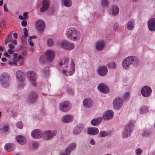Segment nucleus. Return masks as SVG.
I'll return each instance as SVG.
<instances>
[{
	"instance_id": "nucleus-1",
	"label": "nucleus",
	"mask_w": 155,
	"mask_h": 155,
	"mask_svg": "<svg viewBox=\"0 0 155 155\" xmlns=\"http://www.w3.org/2000/svg\"><path fill=\"white\" fill-rule=\"evenodd\" d=\"M69 61V58H64L59 62L60 68L62 69V73L66 76L71 75L75 71V67L74 63L71 61L69 65L68 64Z\"/></svg>"
},
{
	"instance_id": "nucleus-2",
	"label": "nucleus",
	"mask_w": 155,
	"mask_h": 155,
	"mask_svg": "<svg viewBox=\"0 0 155 155\" xmlns=\"http://www.w3.org/2000/svg\"><path fill=\"white\" fill-rule=\"evenodd\" d=\"M65 35L67 37L72 41H76L80 38V33L78 32L74 28H67L66 31Z\"/></svg>"
},
{
	"instance_id": "nucleus-3",
	"label": "nucleus",
	"mask_w": 155,
	"mask_h": 155,
	"mask_svg": "<svg viewBox=\"0 0 155 155\" xmlns=\"http://www.w3.org/2000/svg\"><path fill=\"white\" fill-rule=\"evenodd\" d=\"M10 78L7 73L3 72L0 75V84L4 87H8L10 84Z\"/></svg>"
},
{
	"instance_id": "nucleus-4",
	"label": "nucleus",
	"mask_w": 155,
	"mask_h": 155,
	"mask_svg": "<svg viewBox=\"0 0 155 155\" xmlns=\"http://www.w3.org/2000/svg\"><path fill=\"white\" fill-rule=\"evenodd\" d=\"M134 127V122L132 121H130L126 125L123 132L122 137L123 138H126L128 137L130 134L132 130Z\"/></svg>"
},
{
	"instance_id": "nucleus-5",
	"label": "nucleus",
	"mask_w": 155,
	"mask_h": 155,
	"mask_svg": "<svg viewBox=\"0 0 155 155\" xmlns=\"http://www.w3.org/2000/svg\"><path fill=\"white\" fill-rule=\"evenodd\" d=\"M58 44L63 49L68 51L72 50L74 48V44L66 40H62L58 42Z\"/></svg>"
},
{
	"instance_id": "nucleus-6",
	"label": "nucleus",
	"mask_w": 155,
	"mask_h": 155,
	"mask_svg": "<svg viewBox=\"0 0 155 155\" xmlns=\"http://www.w3.org/2000/svg\"><path fill=\"white\" fill-rule=\"evenodd\" d=\"M123 100L120 97H116L113 101V106L114 108L116 110L120 109L123 106Z\"/></svg>"
},
{
	"instance_id": "nucleus-7",
	"label": "nucleus",
	"mask_w": 155,
	"mask_h": 155,
	"mask_svg": "<svg viewBox=\"0 0 155 155\" xmlns=\"http://www.w3.org/2000/svg\"><path fill=\"white\" fill-rule=\"evenodd\" d=\"M71 107V103L68 101H63L60 103L59 105L60 110L63 112H67L69 111Z\"/></svg>"
},
{
	"instance_id": "nucleus-8",
	"label": "nucleus",
	"mask_w": 155,
	"mask_h": 155,
	"mask_svg": "<svg viewBox=\"0 0 155 155\" xmlns=\"http://www.w3.org/2000/svg\"><path fill=\"white\" fill-rule=\"evenodd\" d=\"M35 27L39 33L42 34L44 32L45 27V23L42 20H37L36 22Z\"/></svg>"
},
{
	"instance_id": "nucleus-9",
	"label": "nucleus",
	"mask_w": 155,
	"mask_h": 155,
	"mask_svg": "<svg viewBox=\"0 0 155 155\" xmlns=\"http://www.w3.org/2000/svg\"><path fill=\"white\" fill-rule=\"evenodd\" d=\"M57 133V132L55 130H48L44 132L43 137L47 140H50L56 135Z\"/></svg>"
},
{
	"instance_id": "nucleus-10",
	"label": "nucleus",
	"mask_w": 155,
	"mask_h": 155,
	"mask_svg": "<svg viewBox=\"0 0 155 155\" xmlns=\"http://www.w3.org/2000/svg\"><path fill=\"white\" fill-rule=\"evenodd\" d=\"M27 75L31 81L32 84L34 86H36V83L35 81L37 78L36 73L33 71H28L27 72Z\"/></svg>"
},
{
	"instance_id": "nucleus-11",
	"label": "nucleus",
	"mask_w": 155,
	"mask_h": 155,
	"mask_svg": "<svg viewBox=\"0 0 155 155\" xmlns=\"http://www.w3.org/2000/svg\"><path fill=\"white\" fill-rule=\"evenodd\" d=\"M38 94L35 91H31L29 93L28 97V102L30 104L36 102L38 100Z\"/></svg>"
},
{
	"instance_id": "nucleus-12",
	"label": "nucleus",
	"mask_w": 155,
	"mask_h": 155,
	"mask_svg": "<svg viewBox=\"0 0 155 155\" xmlns=\"http://www.w3.org/2000/svg\"><path fill=\"white\" fill-rule=\"evenodd\" d=\"M141 92L143 96L145 97H148L151 94L152 90L149 87L145 86L142 88Z\"/></svg>"
},
{
	"instance_id": "nucleus-13",
	"label": "nucleus",
	"mask_w": 155,
	"mask_h": 155,
	"mask_svg": "<svg viewBox=\"0 0 155 155\" xmlns=\"http://www.w3.org/2000/svg\"><path fill=\"white\" fill-rule=\"evenodd\" d=\"M32 137L35 139H39L43 137V133L39 129H36L34 130L31 134Z\"/></svg>"
},
{
	"instance_id": "nucleus-14",
	"label": "nucleus",
	"mask_w": 155,
	"mask_h": 155,
	"mask_svg": "<svg viewBox=\"0 0 155 155\" xmlns=\"http://www.w3.org/2000/svg\"><path fill=\"white\" fill-rule=\"evenodd\" d=\"M47 61L50 62L52 61L54 58L55 54L54 51L51 50H47L45 53Z\"/></svg>"
},
{
	"instance_id": "nucleus-15",
	"label": "nucleus",
	"mask_w": 155,
	"mask_h": 155,
	"mask_svg": "<svg viewBox=\"0 0 155 155\" xmlns=\"http://www.w3.org/2000/svg\"><path fill=\"white\" fill-rule=\"evenodd\" d=\"M131 64H132L134 67H137L140 64L139 59L135 56H129Z\"/></svg>"
},
{
	"instance_id": "nucleus-16",
	"label": "nucleus",
	"mask_w": 155,
	"mask_h": 155,
	"mask_svg": "<svg viewBox=\"0 0 155 155\" xmlns=\"http://www.w3.org/2000/svg\"><path fill=\"white\" fill-rule=\"evenodd\" d=\"M130 62L129 56L124 59L122 62V66L123 68L126 70L129 69L131 65Z\"/></svg>"
},
{
	"instance_id": "nucleus-17",
	"label": "nucleus",
	"mask_w": 155,
	"mask_h": 155,
	"mask_svg": "<svg viewBox=\"0 0 155 155\" xmlns=\"http://www.w3.org/2000/svg\"><path fill=\"white\" fill-rule=\"evenodd\" d=\"M147 25L150 31H155V18L150 19L147 22Z\"/></svg>"
},
{
	"instance_id": "nucleus-18",
	"label": "nucleus",
	"mask_w": 155,
	"mask_h": 155,
	"mask_svg": "<svg viewBox=\"0 0 155 155\" xmlns=\"http://www.w3.org/2000/svg\"><path fill=\"white\" fill-rule=\"evenodd\" d=\"M98 89L100 91L105 94L108 93L109 91L108 87L105 84L103 83L98 85Z\"/></svg>"
},
{
	"instance_id": "nucleus-19",
	"label": "nucleus",
	"mask_w": 155,
	"mask_h": 155,
	"mask_svg": "<svg viewBox=\"0 0 155 155\" xmlns=\"http://www.w3.org/2000/svg\"><path fill=\"white\" fill-rule=\"evenodd\" d=\"M108 70L107 68L104 66L99 67L97 70V72L101 76H104L107 74Z\"/></svg>"
},
{
	"instance_id": "nucleus-20",
	"label": "nucleus",
	"mask_w": 155,
	"mask_h": 155,
	"mask_svg": "<svg viewBox=\"0 0 155 155\" xmlns=\"http://www.w3.org/2000/svg\"><path fill=\"white\" fill-rule=\"evenodd\" d=\"M83 129V126L82 124H79L73 129V133L74 135H76L81 133Z\"/></svg>"
},
{
	"instance_id": "nucleus-21",
	"label": "nucleus",
	"mask_w": 155,
	"mask_h": 155,
	"mask_svg": "<svg viewBox=\"0 0 155 155\" xmlns=\"http://www.w3.org/2000/svg\"><path fill=\"white\" fill-rule=\"evenodd\" d=\"M49 6V2L48 0H43L42 2V7L40 9L41 12L46 11Z\"/></svg>"
},
{
	"instance_id": "nucleus-22",
	"label": "nucleus",
	"mask_w": 155,
	"mask_h": 155,
	"mask_svg": "<svg viewBox=\"0 0 155 155\" xmlns=\"http://www.w3.org/2000/svg\"><path fill=\"white\" fill-rule=\"evenodd\" d=\"M83 104L84 106L87 108H89L91 107L93 104L92 100L90 98H86L83 101Z\"/></svg>"
},
{
	"instance_id": "nucleus-23",
	"label": "nucleus",
	"mask_w": 155,
	"mask_h": 155,
	"mask_svg": "<svg viewBox=\"0 0 155 155\" xmlns=\"http://www.w3.org/2000/svg\"><path fill=\"white\" fill-rule=\"evenodd\" d=\"M16 78L19 81H22L25 78V75L23 72L21 70H18L16 73Z\"/></svg>"
},
{
	"instance_id": "nucleus-24",
	"label": "nucleus",
	"mask_w": 155,
	"mask_h": 155,
	"mask_svg": "<svg viewBox=\"0 0 155 155\" xmlns=\"http://www.w3.org/2000/svg\"><path fill=\"white\" fill-rule=\"evenodd\" d=\"M74 119L73 116L71 114H67L62 117V120L65 123H70Z\"/></svg>"
},
{
	"instance_id": "nucleus-25",
	"label": "nucleus",
	"mask_w": 155,
	"mask_h": 155,
	"mask_svg": "<svg viewBox=\"0 0 155 155\" xmlns=\"http://www.w3.org/2000/svg\"><path fill=\"white\" fill-rule=\"evenodd\" d=\"M105 45V42L104 41H98L96 43V48L98 51H102Z\"/></svg>"
},
{
	"instance_id": "nucleus-26",
	"label": "nucleus",
	"mask_w": 155,
	"mask_h": 155,
	"mask_svg": "<svg viewBox=\"0 0 155 155\" xmlns=\"http://www.w3.org/2000/svg\"><path fill=\"white\" fill-rule=\"evenodd\" d=\"M15 146L12 143H9L6 144L5 146V149L8 152H12L15 150Z\"/></svg>"
},
{
	"instance_id": "nucleus-27",
	"label": "nucleus",
	"mask_w": 155,
	"mask_h": 155,
	"mask_svg": "<svg viewBox=\"0 0 155 155\" xmlns=\"http://www.w3.org/2000/svg\"><path fill=\"white\" fill-rule=\"evenodd\" d=\"M87 133L88 134L96 135L99 133V130L97 128L95 127L89 128L87 129Z\"/></svg>"
},
{
	"instance_id": "nucleus-28",
	"label": "nucleus",
	"mask_w": 155,
	"mask_h": 155,
	"mask_svg": "<svg viewBox=\"0 0 155 155\" xmlns=\"http://www.w3.org/2000/svg\"><path fill=\"white\" fill-rule=\"evenodd\" d=\"M127 29L129 30H133L135 27V20L131 19L127 22Z\"/></svg>"
},
{
	"instance_id": "nucleus-29",
	"label": "nucleus",
	"mask_w": 155,
	"mask_h": 155,
	"mask_svg": "<svg viewBox=\"0 0 155 155\" xmlns=\"http://www.w3.org/2000/svg\"><path fill=\"white\" fill-rule=\"evenodd\" d=\"M103 118L102 117H99L97 118L92 119L91 121V125L94 126L98 125L101 122Z\"/></svg>"
},
{
	"instance_id": "nucleus-30",
	"label": "nucleus",
	"mask_w": 155,
	"mask_h": 155,
	"mask_svg": "<svg viewBox=\"0 0 155 155\" xmlns=\"http://www.w3.org/2000/svg\"><path fill=\"white\" fill-rule=\"evenodd\" d=\"M23 61V58L21 55H19L17 59L15 58L13 59L12 64L17 65L19 64V65H21L22 64Z\"/></svg>"
},
{
	"instance_id": "nucleus-31",
	"label": "nucleus",
	"mask_w": 155,
	"mask_h": 155,
	"mask_svg": "<svg viewBox=\"0 0 155 155\" xmlns=\"http://www.w3.org/2000/svg\"><path fill=\"white\" fill-rule=\"evenodd\" d=\"M114 115V112L111 110H109L105 113L104 117L105 119L108 120L111 119Z\"/></svg>"
},
{
	"instance_id": "nucleus-32",
	"label": "nucleus",
	"mask_w": 155,
	"mask_h": 155,
	"mask_svg": "<svg viewBox=\"0 0 155 155\" xmlns=\"http://www.w3.org/2000/svg\"><path fill=\"white\" fill-rule=\"evenodd\" d=\"M76 143L74 142L70 144L66 150L68 151V153L70 154L71 151L74 150L76 147Z\"/></svg>"
},
{
	"instance_id": "nucleus-33",
	"label": "nucleus",
	"mask_w": 155,
	"mask_h": 155,
	"mask_svg": "<svg viewBox=\"0 0 155 155\" xmlns=\"http://www.w3.org/2000/svg\"><path fill=\"white\" fill-rule=\"evenodd\" d=\"M149 110V108L147 106H143L140 108L139 113L140 114H144L148 113Z\"/></svg>"
},
{
	"instance_id": "nucleus-34",
	"label": "nucleus",
	"mask_w": 155,
	"mask_h": 155,
	"mask_svg": "<svg viewBox=\"0 0 155 155\" xmlns=\"http://www.w3.org/2000/svg\"><path fill=\"white\" fill-rule=\"evenodd\" d=\"M17 142L21 145L25 144L26 142V140L25 138L23 136L20 135L17 138Z\"/></svg>"
},
{
	"instance_id": "nucleus-35",
	"label": "nucleus",
	"mask_w": 155,
	"mask_h": 155,
	"mask_svg": "<svg viewBox=\"0 0 155 155\" xmlns=\"http://www.w3.org/2000/svg\"><path fill=\"white\" fill-rule=\"evenodd\" d=\"M119 8L118 7L113 5L111 7V14L113 15H117L119 12Z\"/></svg>"
},
{
	"instance_id": "nucleus-36",
	"label": "nucleus",
	"mask_w": 155,
	"mask_h": 155,
	"mask_svg": "<svg viewBox=\"0 0 155 155\" xmlns=\"http://www.w3.org/2000/svg\"><path fill=\"white\" fill-rule=\"evenodd\" d=\"M101 6L106 8L110 6V2L108 0H101Z\"/></svg>"
},
{
	"instance_id": "nucleus-37",
	"label": "nucleus",
	"mask_w": 155,
	"mask_h": 155,
	"mask_svg": "<svg viewBox=\"0 0 155 155\" xmlns=\"http://www.w3.org/2000/svg\"><path fill=\"white\" fill-rule=\"evenodd\" d=\"M62 2L64 6L66 7H70L72 5L71 0H63Z\"/></svg>"
},
{
	"instance_id": "nucleus-38",
	"label": "nucleus",
	"mask_w": 155,
	"mask_h": 155,
	"mask_svg": "<svg viewBox=\"0 0 155 155\" xmlns=\"http://www.w3.org/2000/svg\"><path fill=\"white\" fill-rule=\"evenodd\" d=\"M9 129L8 126L7 124H5L3 125L2 127L0 129V131L3 132H7Z\"/></svg>"
},
{
	"instance_id": "nucleus-39",
	"label": "nucleus",
	"mask_w": 155,
	"mask_h": 155,
	"mask_svg": "<svg viewBox=\"0 0 155 155\" xmlns=\"http://www.w3.org/2000/svg\"><path fill=\"white\" fill-rule=\"evenodd\" d=\"M47 42L48 46L49 47H52L54 44V40L50 38H49L47 40Z\"/></svg>"
},
{
	"instance_id": "nucleus-40",
	"label": "nucleus",
	"mask_w": 155,
	"mask_h": 155,
	"mask_svg": "<svg viewBox=\"0 0 155 155\" xmlns=\"http://www.w3.org/2000/svg\"><path fill=\"white\" fill-rule=\"evenodd\" d=\"M42 73L43 75L45 77H46L49 74V70L48 67H46L42 70Z\"/></svg>"
},
{
	"instance_id": "nucleus-41",
	"label": "nucleus",
	"mask_w": 155,
	"mask_h": 155,
	"mask_svg": "<svg viewBox=\"0 0 155 155\" xmlns=\"http://www.w3.org/2000/svg\"><path fill=\"white\" fill-rule=\"evenodd\" d=\"M151 131L150 130L148 129H145L144 130L142 134L145 136H148L150 134Z\"/></svg>"
},
{
	"instance_id": "nucleus-42",
	"label": "nucleus",
	"mask_w": 155,
	"mask_h": 155,
	"mask_svg": "<svg viewBox=\"0 0 155 155\" xmlns=\"http://www.w3.org/2000/svg\"><path fill=\"white\" fill-rule=\"evenodd\" d=\"M108 135V133L105 131H100L99 133L98 136H100L101 137H104Z\"/></svg>"
},
{
	"instance_id": "nucleus-43",
	"label": "nucleus",
	"mask_w": 155,
	"mask_h": 155,
	"mask_svg": "<svg viewBox=\"0 0 155 155\" xmlns=\"http://www.w3.org/2000/svg\"><path fill=\"white\" fill-rule=\"evenodd\" d=\"M38 142H33L31 143V146L33 149H36L38 146Z\"/></svg>"
},
{
	"instance_id": "nucleus-44",
	"label": "nucleus",
	"mask_w": 155,
	"mask_h": 155,
	"mask_svg": "<svg viewBox=\"0 0 155 155\" xmlns=\"http://www.w3.org/2000/svg\"><path fill=\"white\" fill-rule=\"evenodd\" d=\"M17 126L19 129H22L23 127V123L21 121L18 122L17 124Z\"/></svg>"
},
{
	"instance_id": "nucleus-45",
	"label": "nucleus",
	"mask_w": 155,
	"mask_h": 155,
	"mask_svg": "<svg viewBox=\"0 0 155 155\" xmlns=\"http://www.w3.org/2000/svg\"><path fill=\"white\" fill-rule=\"evenodd\" d=\"M45 61V60L44 56H41L39 58L40 63L41 64H43L44 63Z\"/></svg>"
},
{
	"instance_id": "nucleus-46",
	"label": "nucleus",
	"mask_w": 155,
	"mask_h": 155,
	"mask_svg": "<svg viewBox=\"0 0 155 155\" xmlns=\"http://www.w3.org/2000/svg\"><path fill=\"white\" fill-rule=\"evenodd\" d=\"M130 93L129 92H127L125 93L123 96V97L124 99H127L128 98Z\"/></svg>"
},
{
	"instance_id": "nucleus-47",
	"label": "nucleus",
	"mask_w": 155,
	"mask_h": 155,
	"mask_svg": "<svg viewBox=\"0 0 155 155\" xmlns=\"http://www.w3.org/2000/svg\"><path fill=\"white\" fill-rule=\"evenodd\" d=\"M32 36H29V38L28 39V42L29 45L31 46L33 45V42L32 41L31 39H32Z\"/></svg>"
},
{
	"instance_id": "nucleus-48",
	"label": "nucleus",
	"mask_w": 155,
	"mask_h": 155,
	"mask_svg": "<svg viewBox=\"0 0 155 155\" xmlns=\"http://www.w3.org/2000/svg\"><path fill=\"white\" fill-rule=\"evenodd\" d=\"M23 31H24V34L25 35V37L28 36V31L27 29L25 28H23Z\"/></svg>"
},
{
	"instance_id": "nucleus-49",
	"label": "nucleus",
	"mask_w": 155,
	"mask_h": 155,
	"mask_svg": "<svg viewBox=\"0 0 155 155\" xmlns=\"http://www.w3.org/2000/svg\"><path fill=\"white\" fill-rule=\"evenodd\" d=\"M118 25L117 23H115L114 26V30L115 31H118Z\"/></svg>"
},
{
	"instance_id": "nucleus-50",
	"label": "nucleus",
	"mask_w": 155,
	"mask_h": 155,
	"mask_svg": "<svg viewBox=\"0 0 155 155\" xmlns=\"http://www.w3.org/2000/svg\"><path fill=\"white\" fill-rule=\"evenodd\" d=\"M141 153V150L140 149H138L136 150V153L137 155H140Z\"/></svg>"
},
{
	"instance_id": "nucleus-51",
	"label": "nucleus",
	"mask_w": 155,
	"mask_h": 155,
	"mask_svg": "<svg viewBox=\"0 0 155 155\" xmlns=\"http://www.w3.org/2000/svg\"><path fill=\"white\" fill-rule=\"evenodd\" d=\"M70 154L68 153V151L65 150L64 152H62L60 154V155H69Z\"/></svg>"
},
{
	"instance_id": "nucleus-52",
	"label": "nucleus",
	"mask_w": 155,
	"mask_h": 155,
	"mask_svg": "<svg viewBox=\"0 0 155 155\" xmlns=\"http://www.w3.org/2000/svg\"><path fill=\"white\" fill-rule=\"evenodd\" d=\"M21 24L22 25L25 26L27 24V22L25 20H22L21 21Z\"/></svg>"
},
{
	"instance_id": "nucleus-53",
	"label": "nucleus",
	"mask_w": 155,
	"mask_h": 155,
	"mask_svg": "<svg viewBox=\"0 0 155 155\" xmlns=\"http://www.w3.org/2000/svg\"><path fill=\"white\" fill-rule=\"evenodd\" d=\"M95 142L94 140L93 139H91L90 140V143L92 145H94L95 144Z\"/></svg>"
},
{
	"instance_id": "nucleus-54",
	"label": "nucleus",
	"mask_w": 155,
	"mask_h": 155,
	"mask_svg": "<svg viewBox=\"0 0 155 155\" xmlns=\"http://www.w3.org/2000/svg\"><path fill=\"white\" fill-rule=\"evenodd\" d=\"M8 45L10 49H12L15 48V46L12 44H9Z\"/></svg>"
},
{
	"instance_id": "nucleus-55",
	"label": "nucleus",
	"mask_w": 155,
	"mask_h": 155,
	"mask_svg": "<svg viewBox=\"0 0 155 155\" xmlns=\"http://www.w3.org/2000/svg\"><path fill=\"white\" fill-rule=\"evenodd\" d=\"M8 52L10 54H12L14 52L13 51L12 49L10 48L8 50Z\"/></svg>"
},
{
	"instance_id": "nucleus-56",
	"label": "nucleus",
	"mask_w": 155,
	"mask_h": 155,
	"mask_svg": "<svg viewBox=\"0 0 155 155\" xmlns=\"http://www.w3.org/2000/svg\"><path fill=\"white\" fill-rule=\"evenodd\" d=\"M22 55L25 56H26L28 54V53L25 50H24L22 52Z\"/></svg>"
},
{
	"instance_id": "nucleus-57",
	"label": "nucleus",
	"mask_w": 155,
	"mask_h": 155,
	"mask_svg": "<svg viewBox=\"0 0 155 155\" xmlns=\"http://www.w3.org/2000/svg\"><path fill=\"white\" fill-rule=\"evenodd\" d=\"M3 6H4V11L6 12H8V11L7 9L6 4H4Z\"/></svg>"
},
{
	"instance_id": "nucleus-58",
	"label": "nucleus",
	"mask_w": 155,
	"mask_h": 155,
	"mask_svg": "<svg viewBox=\"0 0 155 155\" xmlns=\"http://www.w3.org/2000/svg\"><path fill=\"white\" fill-rule=\"evenodd\" d=\"M12 36L11 35H9L7 38V39L9 40L10 41H11L12 40Z\"/></svg>"
},
{
	"instance_id": "nucleus-59",
	"label": "nucleus",
	"mask_w": 155,
	"mask_h": 155,
	"mask_svg": "<svg viewBox=\"0 0 155 155\" xmlns=\"http://www.w3.org/2000/svg\"><path fill=\"white\" fill-rule=\"evenodd\" d=\"M4 55L5 57H7L8 58H10L11 57V56L8 54V53H4Z\"/></svg>"
},
{
	"instance_id": "nucleus-60",
	"label": "nucleus",
	"mask_w": 155,
	"mask_h": 155,
	"mask_svg": "<svg viewBox=\"0 0 155 155\" xmlns=\"http://www.w3.org/2000/svg\"><path fill=\"white\" fill-rule=\"evenodd\" d=\"M26 38L24 37V36H23L21 38V41L22 42H24L25 41H26Z\"/></svg>"
},
{
	"instance_id": "nucleus-61",
	"label": "nucleus",
	"mask_w": 155,
	"mask_h": 155,
	"mask_svg": "<svg viewBox=\"0 0 155 155\" xmlns=\"http://www.w3.org/2000/svg\"><path fill=\"white\" fill-rule=\"evenodd\" d=\"M13 36L15 38H18V35L16 33H14L13 34Z\"/></svg>"
},
{
	"instance_id": "nucleus-62",
	"label": "nucleus",
	"mask_w": 155,
	"mask_h": 155,
	"mask_svg": "<svg viewBox=\"0 0 155 155\" xmlns=\"http://www.w3.org/2000/svg\"><path fill=\"white\" fill-rule=\"evenodd\" d=\"M116 66V64L114 62H113L112 64V67L113 68H114Z\"/></svg>"
},
{
	"instance_id": "nucleus-63",
	"label": "nucleus",
	"mask_w": 155,
	"mask_h": 155,
	"mask_svg": "<svg viewBox=\"0 0 155 155\" xmlns=\"http://www.w3.org/2000/svg\"><path fill=\"white\" fill-rule=\"evenodd\" d=\"M24 17H26L28 15V13L27 12H25L23 14Z\"/></svg>"
},
{
	"instance_id": "nucleus-64",
	"label": "nucleus",
	"mask_w": 155,
	"mask_h": 155,
	"mask_svg": "<svg viewBox=\"0 0 155 155\" xmlns=\"http://www.w3.org/2000/svg\"><path fill=\"white\" fill-rule=\"evenodd\" d=\"M4 48L2 46H0V51H2L4 50Z\"/></svg>"
}]
</instances>
